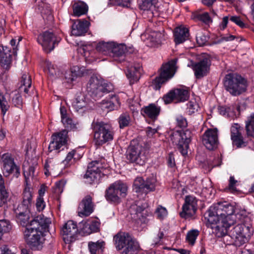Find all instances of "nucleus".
<instances>
[{"label": "nucleus", "instance_id": "obj_18", "mask_svg": "<svg viewBox=\"0 0 254 254\" xmlns=\"http://www.w3.org/2000/svg\"><path fill=\"white\" fill-rule=\"evenodd\" d=\"M190 93L186 88H177L170 91L163 97L165 104L170 103L173 101L176 102H184L189 99Z\"/></svg>", "mask_w": 254, "mask_h": 254}, {"label": "nucleus", "instance_id": "obj_8", "mask_svg": "<svg viewBox=\"0 0 254 254\" xmlns=\"http://www.w3.org/2000/svg\"><path fill=\"white\" fill-rule=\"evenodd\" d=\"M170 140L177 146L181 153L185 156L188 153L189 144L190 141V132L189 130H172L169 132Z\"/></svg>", "mask_w": 254, "mask_h": 254}, {"label": "nucleus", "instance_id": "obj_40", "mask_svg": "<svg viewBox=\"0 0 254 254\" xmlns=\"http://www.w3.org/2000/svg\"><path fill=\"white\" fill-rule=\"evenodd\" d=\"M130 121L131 119L129 114L127 113L122 114L118 119L120 127L121 128H123L127 127L129 125Z\"/></svg>", "mask_w": 254, "mask_h": 254}, {"label": "nucleus", "instance_id": "obj_48", "mask_svg": "<svg viewBox=\"0 0 254 254\" xmlns=\"http://www.w3.org/2000/svg\"><path fill=\"white\" fill-rule=\"evenodd\" d=\"M76 152L74 150L70 151L63 161L65 165L68 166L75 162L76 158L75 157Z\"/></svg>", "mask_w": 254, "mask_h": 254}, {"label": "nucleus", "instance_id": "obj_44", "mask_svg": "<svg viewBox=\"0 0 254 254\" xmlns=\"http://www.w3.org/2000/svg\"><path fill=\"white\" fill-rule=\"evenodd\" d=\"M157 2V0H140L139 6L143 10H150Z\"/></svg>", "mask_w": 254, "mask_h": 254}, {"label": "nucleus", "instance_id": "obj_28", "mask_svg": "<svg viewBox=\"0 0 254 254\" xmlns=\"http://www.w3.org/2000/svg\"><path fill=\"white\" fill-rule=\"evenodd\" d=\"M87 102L84 95L80 94L72 103V106L76 112L82 114L88 109Z\"/></svg>", "mask_w": 254, "mask_h": 254}, {"label": "nucleus", "instance_id": "obj_63", "mask_svg": "<svg viewBox=\"0 0 254 254\" xmlns=\"http://www.w3.org/2000/svg\"><path fill=\"white\" fill-rule=\"evenodd\" d=\"M8 196V193L5 188L4 185H3L2 188H0V197L6 201Z\"/></svg>", "mask_w": 254, "mask_h": 254}, {"label": "nucleus", "instance_id": "obj_42", "mask_svg": "<svg viewBox=\"0 0 254 254\" xmlns=\"http://www.w3.org/2000/svg\"><path fill=\"white\" fill-rule=\"evenodd\" d=\"M9 108V106L6 100L5 94L0 91V108L3 115L5 114Z\"/></svg>", "mask_w": 254, "mask_h": 254}, {"label": "nucleus", "instance_id": "obj_37", "mask_svg": "<svg viewBox=\"0 0 254 254\" xmlns=\"http://www.w3.org/2000/svg\"><path fill=\"white\" fill-rule=\"evenodd\" d=\"M119 105V99L115 95H113L112 100L103 101L102 103V108H106L109 111H112L117 108Z\"/></svg>", "mask_w": 254, "mask_h": 254}, {"label": "nucleus", "instance_id": "obj_26", "mask_svg": "<svg viewBox=\"0 0 254 254\" xmlns=\"http://www.w3.org/2000/svg\"><path fill=\"white\" fill-rule=\"evenodd\" d=\"M88 22L77 20L73 21L71 26V34L75 36L83 35L87 31Z\"/></svg>", "mask_w": 254, "mask_h": 254}, {"label": "nucleus", "instance_id": "obj_20", "mask_svg": "<svg viewBox=\"0 0 254 254\" xmlns=\"http://www.w3.org/2000/svg\"><path fill=\"white\" fill-rule=\"evenodd\" d=\"M78 231L76 223L72 220L68 221L62 230L63 240L65 243H70L76 239Z\"/></svg>", "mask_w": 254, "mask_h": 254}, {"label": "nucleus", "instance_id": "obj_33", "mask_svg": "<svg viewBox=\"0 0 254 254\" xmlns=\"http://www.w3.org/2000/svg\"><path fill=\"white\" fill-rule=\"evenodd\" d=\"M22 203L24 206L25 209L30 208L33 204L32 189L28 186H27L24 190Z\"/></svg>", "mask_w": 254, "mask_h": 254}, {"label": "nucleus", "instance_id": "obj_58", "mask_svg": "<svg viewBox=\"0 0 254 254\" xmlns=\"http://www.w3.org/2000/svg\"><path fill=\"white\" fill-rule=\"evenodd\" d=\"M230 21L235 23L241 28H244L246 27V24L241 20L240 16H232L230 18Z\"/></svg>", "mask_w": 254, "mask_h": 254}, {"label": "nucleus", "instance_id": "obj_4", "mask_svg": "<svg viewBox=\"0 0 254 254\" xmlns=\"http://www.w3.org/2000/svg\"><path fill=\"white\" fill-rule=\"evenodd\" d=\"M224 85L232 95L238 96L246 91L248 82L240 75L229 73L225 77Z\"/></svg>", "mask_w": 254, "mask_h": 254}, {"label": "nucleus", "instance_id": "obj_43", "mask_svg": "<svg viewBox=\"0 0 254 254\" xmlns=\"http://www.w3.org/2000/svg\"><path fill=\"white\" fill-rule=\"evenodd\" d=\"M12 228L10 222L6 219L0 220V236L3 234L9 232Z\"/></svg>", "mask_w": 254, "mask_h": 254}, {"label": "nucleus", "instance_id": "obj_3", "mask_svg": "<svg viewBox=\"0 0 254 254\" xmlns=\"http://www.w3.org/2000/svg\"><path fill=\"white\" fill-rule=\"evenodd\" d=\"M116 249L122 254H135L139 249L137 241L129 233L123 231L117 233L113 237Z\"/></svg>", "mask_w": 254, "mask_h": 254}, {"label": "nucleus", "instance_id": "obj_24", "mask_svg": "<svg viewBox=\"0 0 254 254\" xmlns=\"http://www.w3.org/2000/svg\"><path fill=\"white\" fill-rule=\"evenodd\" d=\"M126 50L125 45L114 42V46L112 47L109 56L114 61L121 63L125 59Z\"/></svg>", "mask_w": 254, "mask_h": 254}, {"label": "nucleus", "instance_id": "obj_64", "mask_svg": "<svg viewBox=\"0 0 254 254\" xmlns=\"http://www.w3.org/2000/svg\"><path fill=\"white\" fill-rule=\"evenodd\" d=\"M70 71L71 72V74H72V76L75 78L80 75V71L78 66H73L70 68Z\"/></svg>", "mask_w": 254, "mask_h": 254}, {"label": "nucleus", "instance_id": "obj_45", "mask_svg": "<svg viewBox=\"0 0 254 254\" xmlns=\"http://www.w3.org/2000/svg\"><path fill=\"white\" fill-rule=\"evenodd\" d=\"M238 185V181L235 179L234 176H231L229 180L228 186L226 188V190H228L232 193H235L238 191L237 189Z\"/></svg>", "mask_w": 254, "mask_h": 254}, {"label": "nucleus", "instance_id": "obj_59", "mask_svg": "<svg viewBox=\"0 0 254 254\" xmlns=\"http://www.w3.org/2000/svg\"><path fill=\"white\" fill-rule=\"evenodd\" d=\"M52 167H53L52 161L51 160H47L44 165L45 174L46 176H49L50 175V170L51 169Z\"/></svg>", "mask_w": 254, "mask_h": 254}, {"label": "nucleus", "instance_id": "obj_9", "mask_svg": "<svg viewBox=\"0 0 254 254\" xmlns=\"http://www.w3.org/2000/svg\"><path fill=\"white\" fill-rule=\"evenodd\" d=\"M253 233L251 226L239 224L230 231L229 234L233 240L234 245L236 247H240L248 241Z\"/></svg>", "mask_w": 254, "mask_h": 254}, {"label": "nucleus", "instance_id": "obj_57", "mask_svg": "<svg viewBox=\"0 0 254 254\" xmlns=\"http://www.w3.org/2000/svg\"><path fill=\"white\" fill-rule=\"evenodd\" d=\"M12 103L15 107H20L21 106L22 100L19 93L15 94L12 98Z\"/></svg>", "mask_w": 254, "mask_h": 254}, {"label": "nucleus", "instance_id": "obj_6", "mask_svg": "<svg viewBox=\"0 0 254 254\" xmlns=\"http://www.w3.org/2000/svg\"><path fill=\"white\" fill-rule=\"evenodd\" d=\"M87 88L90 95L96 99L101 98L105 94L111 92L113 89L111 83H108L102 78L95 76L91 77Z\"/></svg>", "mask_w": 254, "mask_h": 254}, {"label": "nucleus", "instance_id": "obj_14", "mask_svg": "<svg viewBox=\"0 0 254 254\" xmlns=\"http://www.w3.org/2000/svg\"><path fill=\"white\" fill-rule=\"evenodd\" d=\"M156 180L154 177L144 181L142 177H137L133 183V190L136 192L147 193L155 190Z\"/></svg>", "mask_w": 254, "mask_h": 254}, {"label": "nucleus", "instance_id": "obj_53", "mask_svg": "<svg viewBox=\"0 0 254 254\" xmlns=\"http://www.w3.org/2000/svg\"><path fill=\"white\" fill-rule=\"evenodd\" d=\"M176 120L177 122V125L178 127L181 128L187 127L188 125L187 120L182 115H178L176 117Z\"/></svg>", "mask_w": 254, "mask_h": 254}, {"label": "nucleus", "instance_id": "obj_30", "mask_svg": "<svg viewBox=\"0 0 254 254\" xmlns=\"http://www.w3.org/2000/svg\"><path fill=\"white\" fill-rule=\"evenodd\" d=\"M11 58L10 50L6 47L0 48V64L3 68L7 69L9 68Z\"/></svg>", "mask_w": 254, "mask_h": 254}, {"label": "nucleus", "instance_id": "obj_27", "mask_svg": "<svg viewBox=\"0 0 254 254\" xmlns=\"http://www.w3.org/2000/svg\"><path fill=\"white\" fill-rule=\"evenodd\" d=\"M141 67L139 64L127 66L126 75L129 80L130 83L133 84L138 81L140 76Z\"/></svg>", "mask_w": 254, "mask_h": 254}, {"label": "nucleus", "instance_id": "obj_16", "mask_svg": "<svg viewBox=\"0 0 254 254\" xmlns=\"http://www.w3.org/2000/svg\"><path fill=\"white\" fill-rule=\"evenodd\" d=\"M197 208V200L196 197L192 195H187L185 197V203L180 215L182 218H190L194 215Z\"/></svg>", "mask_w": 254, "mask_h": 254}, {"label": "nucleus", "instance_id": "obj_41", "mask_svg": "<svg viewBox=\"0 0 254 254\" xmlns=\"http://www.w3.org/2000/svg\"><path fill=\"white\" fill-rule=\"evenodd\" d=\"M246 129L247 135L254 138V114L251 116L247 122Z\"/></svg>", "mask_w": 254, "mask_h": 254}, {"label": "nucleus", "instance_id": "obj_34", "mask_svg": "<svg viewBox=\"0 0 254 254\" xmlns=\"http://www.w3.org/2000/svg\"><path fill=\"white\" fill-rule=\"evenodd\" d=\"M113 46H114V42H101L97 44L96 49L99 53L109 56Z\"/></svg>", "mask_w": 254, "mask_h": 254}, {"label": "nucleus", "instance_id": "obj_12", "mask_svg": "<svg viewBox=\"0 0 254 254\" xmlns=\"http://www.w3.org/2000/svg\"><path fill=\"white\" fill-rule=\"evenodd\" d=\"M106 168V161L104 158L93 161L89 164L84 178L88 183L92 184L101 177L103 170Z\"/></svg>", "mask_w": 254, "mask_h": 254}, {"label": "nucleus", "instance_id": "obj_22", "mask_svg": "<svg viewBox=\"0 0 254 254\" xmlns=\"http://www.w3.org/2000/svg\"><path fill=\"white\" fill-rule=\"evenodd\" d=\"M242 130L241 126L238 124H234L231 127V138L232 144L237 148L244 147L248 144V142L244 140L242 135Z\"/></svg>", "mask_w": 254, "mask_h": 254}, {"label": "nucleus", "instance_id": "obj_35", "mask_svg": "<svg viewBox=\"0 0 254 254\" xmlns=\"http://www.w3.org/2000/svg\"><path fill=\"white\" fill-rule=\"evenodd\" d=\"M88 9V5L82 1L75 2L73 5V15L80 16L87 12Z\"/></svg>", "mask_w": 254, "mask_h": 254}, {"label": "nucleus", "instance_id": "obj_52", "mask_svg": "<svg viewBox=\"0 0 254 254\" xmlns=\"http://www.w3.org/2000/svg\"><path fill=\"white\" fill-rule=\"evenodd\" d=\"M164 236L163 232L159 230L157 235L153 239L152 245L154 246L162 245Z\"/></svg>", "mask_w": 254, "mask_h": 254}, {"label": "nucleus", "instance_id": "obj_25", "mask_svg": "<svg viewBox=\"0 0 254 254\" xmlns=\"http://www.w3.org/2000/svg\"><path fill=\"white\" fill-rule=\"evenodd\" d=\"M174 37L176 44H182L189 39V30L182 26L176 27L174 31Z\"/></svg>", "mask_w": 254, "mask_h": 254}, {"label": "nucleus", "instance_id": "obj_10", "mask_svg": "<svg viewBox=\"0 0 254 254\" xmlns=\"http://www.w3.org/2000/svg\"><path fill=\"white\" fill-rule=\"evenodd\" d=\"M145 149L141 144L131 141L126 152L127 159L130 162L143 165L146 160Z\"/></svg>", "mask_w": 254, "mask_h": 254}, {"label": "nucleus", "instance_id": "obj_15", "mask_svg": "<svg viewBox=\"0 0 254 254\" xmlns=\"http://www.w3.org/2000/svg\"><path fill=\"white\" fill-rule=\"evenodd\" d=\"M2 171L4 176L8 177L10 174L17 178L20 174L19 168L14 162V159L11 154H3L1 157Z\"/></svg>", "mask_w": 254, "mask_h": 254}, {"label": "nucleus", "instance_id": "obj_21", "mask_svg": "<svg viewBox=\"0 0 254 254\" xmlns=\"http://www.w3.org/2000/svg\"><path fill=\"white\" fill-rule=\"evenodd\" d=\"M202 142L208 150H213L218 144L217 130L216 128L207 129L204 133Z\"/></svg>", "mask_w": 254, "mask_h": 254}, {"label": "nucleus", "instance_id": "obj_19", "mask_svg": "<svg viewBox=\"0 0 254 254\" xmlns=\"http://www.w3.org/2000/svg\"><path fill=\"white\" fill-rule=\"evenodd\" d=\"M67 133L66 129L54 133L51 137L49 150L50 152L60 149L62 146L65 145L67 141Z\"/></svg>", "mask_w": 254, "mask_h": 254}, {"label": "nucleus", "instance_id": "obj_17", "mask_svg": "<svg viewBox=\"0 0 254 254\" xmlns=\"http://www.w3.org/2000/svg\"><path fill=\"white\" fill-rule=\"evenodd\" d=\"M210 60L205 58L198 62L191 63L189 66L192 69L195 77L200 79L207 75L210 70Z\"/></svg>", "mask_w": 254, "mask_h": 254}, {"label": "nucleus", "instance_id": "obj_50", "mask_svg": "<svg viewBox=\"0 0 254 254\" xmlns=\"http://www.w3.org/2000/svg\"><path fill=\"white\" fill-rule=\"evenodd\" d=\"M35 168L33 166H30L28 171H24V175L26 182V185L28 186V183L30 182V180L33 179L34 176Z\"/></svg>", "mask_w": 254, "mask_h": 254}, {"label": "nucleus", "instance_id": "obj_46", "mask_svg": "<svg viewBox=\"0 0 254 254\" xmlns=\"http://www.w3.org/2000/svg\"><path fill=\"white\" fill-rule=\"evenodd\" d=\"M198 234L199 232L196 230H192L188 232L186 236V241L191 245H193Z\"/></svg>", "mask_w": 254, "mask_h": 254}, {"label": "nucleus", "instance_id": "obj_36", "mask_svg": "<svg viewBox=\"0 0 254 254\" xmlns=\"http://www.w3.org/2000/svg\"><path fill=\"white\" fill-rule=\"evenodd\" d=\"M38 8L44 18V15H47L49 19H52V9L49 3L44 1H41L39 3Z\"/></svg>", "mask_w": 254, "mask_h": 254}, {"label": "nucleus", "instance_id": "obj_5", "mask_svg": "<svg viewBox=\"0 0 254 254\" xmlns=\"http://www.w3.org/2000/svg\"><path fill=\"white\" fill-rule=\"evenodd\" d=\"M94 140L96 145L101 146L114 138L112 126L103 122H97L93 126Z\"/></svg>", "mask_w": 254, "mask_h": 254}, {"label": "nucleus", "instance_id": "obj_38", "mask_svg": "<svg viewBox=\"0 0 254 254\" xmlns=\"http://www.w3.org/2000/svg\"><path fill=\"white\" fill-rule=\"evenodd\" d=\"M21 85L19 87V90L21 91L23 90L25 93H28V88L31 87V79L28 73H24L22 75L21 78Z\"/></svg>", "mask_w": 254, "mask_h": 254}, {"label": "nucleus", "instance_id": "obj_62", "mask_svg": "<svg viewBox=\"0 0 254 254\" xmlns=\"http://www.w3.org/2000/svg\"><path fill=\"white\" fill-rule=\"evenodd\" d=\"M65 185V182L64 181H60L56 183V191L58 193H62L63 191V188Z\"/></svg>", "mask_w": 254, "mask_h": 254}, {"label": "nucleus", "instance_id": "obj_56", "mask_svg": "<svg viewBox=\"0 0 254 254\" xmlns=\"http://www.w3.org/2000/svg\"><path fill=\"white\" fill-rule=\"evenodd\" d=\"M199 108L198 104L195 101H190L188 104V109L190 114L196 112Z\"/></svg>", "mask_w": 254, "mask_h": 254}, {"label": "nucleus", "instance_id": "obj_2", "mask_svg": "<svg viewBox=\"0 0 254 254\" xmlns=\"http://www.w3.org/2000/svg\"><path fill=\"white\" fill-rule=\"evenodd\" d=\"M50 220L40 215L27 224L24 235L27 244L32 249L39 250L43 243V233L48 227Z\"/></svg>", "mask_w": 254, "mask_h": 254}, {"label": "nucleus", "instance_id": "obj_1", "mask_svg": "<svg viewBox=\"0 0 254 254\" xmlns=\"http://www.w3.org/2000/svg\"><path fill=\"white\" fill-rule=\"evenodd\" d=\"M239 212L234 206L224 201L213 204L205 214V218L210 224L215 225L214 227L216 235L218 237L225 236L231 225L237 221ZM240 215H246L245 210L240 212Z\"/></svg>", "mask_w": 254, "mask_h": 254}, {"label": "nucleus", "instance_id": "obj_51", "mask_svg": "<svg viewBox=\"0 0 254 254\" xmlns=\"http://www.w3.org/2000/svg\"><path fill=\"white\" fill-rule=\"evenodd\" d=\"M24 205H23V203H21L20 205H19L17 207L14 209L15 213L16 214L17 218H22V214H26L29 211L30 208L24 209Z\"/></svg>", "mask_w": 254, "mask_h": 254}, {"label": "nucleus", "instance_id": "obj_60", "mask_svg": "<svg viewBox=\"0 0 254 254\" xmlns=\"http://www.w3.org/2000/svg\"><path fill=\"white\" fill-rule=\"evenodd\" d=\"M62 122L66 127L72 128L74 127L71 119L68 118L67 117H65V118H63Z\"/></svg>", "mask_w": 254, "mask_h": 254}, {"label": "nucleus", "instance_id": "obj_29", "mask_svg": "<svg viewBox=\"0 0 254 254\" xmlns=\"http://www.w3.org/2000/svg\"><path fill=\"white\" fill-rule=\"evenodd\" d=\"M100 224V222L97 220L82 222L80 224L82 226L81 230L86 235L98 232L99 230Z\"/></svg>", "mask_w": 254, "mask_h": 254}, {"label": "nucleus", "instance_id": "obj_23", "mask_svg": "<svg viewBox=\"0 0 254 254\" xmlns=\"http://www.w3.org/2000/svg\"><path fill=\"white\" fill-rule=\"evenodd\" d=\"M94 204L90 195L85 196L80 203L78 208V213L79 216H88L93 211Z\"/></svg>", "mask_w": 254, "mask_h": 254}, {"label": "nucleus", "instance_id": "obj_13", "mask_svg": "<svg viewBox=\"0 0 254 254\" xmlns=\"http://www.w3.org/2000/svg\"><path fill=\"white\" fill-rule=\"evenodd\" d=\"M37 40L46 52L50 53L54 50L56 44L59 42L60 38L57 37L52 32L46 31L39 34Z\"/></svg>", "mask_w": 254, "mask_h": 254}, {"label": "nucleus", "instance_id": "obj_7", "mask_svg": "<svg viewBox=\"0 0 254 254\" xmlns=\"http://www.w3.org/2000/svg\"><path fill=\"white\" fill-rule=\"evenodd\" d=\"M176 63L177 59H173L162 64L159 76L152 81V86L154 89L159 90L162 84L173 77L176 72Z\"/></svg>", "mask_w": 254, "mask_h": 254}, {"label": "nucleus", "instance_id": "obj_55", "mask_svg": "<svg viewBox=\"0 0 254 254\" xmlns=\"http://www.w3.org/2000/svg\"><path fill=\"white\" fill-rule=\"evenodd\" d=\"M46 206L43 197H38L36 199V207L37 211L40 212L44 210Z\"/></svg>", "mask_w": 254, "mask_h": 254}, {"label": "nucleus", "instance_id": "obj_54", "mask_svg": "<svg viewBox=\"0 0 254 254\" xmlns=\"http://www.w3.org/2000/svg\"><path fill=\"white\" fill-rule=\"evenodd\" d=\"M198 19L202 21L205 24H209L212 22V20L207 12H204L202 14H198L197 16Z\"/></svg>", "mask_w": 254, "mask_h": 254}, {"label": "nucleus", "instance_id": "obj_11", "mask_svg": "<svg viewBox=\"0 0 254 254\" xmlns=\"http://www.w3.org/2000/svg\"><path fill=\"white\" fill-rule=\"evenodd\" d=\"M127 189L126 184L120 181L115 182L106 189L105 197L109 202L119 203L121 198L126 196Z\"/></svg>", "mask_w": 254, "mask_h": 254}, {"label": "nucleus", "instance_id": "obj_49", "mask_svg": "<svg viewBox=\"0 0 254 254\" xmlns=\"http://www.w3.org/2000/svg\"><path fill=\"white\" fill-rule=\"evenodd\" d=\"M155 213L157 218L162 220L164 219L168 214V212L166 208L162 206H159L156 209Z\"/></svg>", "mask_w": 254, "mask_h": 254}, {"label": "nucleus", "instance_id": "obj_61", "mask_svg": "<svg viewBox=\"0 0 254 254\" xmlns=\"http://www.w3.org/2000/svg\"><path fill=\"white\" fill-rule=\"evenodd\" d=\"M218 110L220 114L224 116H229V112L230 110V108L226 106H220L218 107Z\"/></svg>", "mask_w": 254, "mask_h": 254}, {"label": "nucleus", "instance_id": "obj_31", "mask_svg": "<svg viewBox=\"0 0 254 254\" xmlns=\"http://www.w3.org/2000/svg\"><path fill=\"white\" fill-rule=\"evenodd\" d=\"M160 108L154 104H150L141 110V113L144 116H146L152 120H155L159 115Z\"/></svg>", "mask_w": 254, "mask_h": 254}, {"label": "nucleus", "instance_id": "obj_47", "mask_svg": "<svg viewBox=\"0 0 254 254\" xmlns=\"http://www.w3.org/2000/svg\"><path fill=\"white\" fill-rule=\"evenodd\" d=\"M209 39V37L207 34L202 32H198L196 36L197 43L199 46L205 45Z\"/></svg>", "mask_w": 254, "mask_h": 254}, {"label": "nucleus", "instance_id": "obj_39", "mask_svg": "<svg viewBox=\"0 0 254 254\" xmlns=\"http://www.w3.org/2000/svg\"><path fill=\"white\" fill-rule=\"evenodd\" d=\"M105 242L103 241H98L96 242H90L88 243V249L91 254H96L104 247Z\"/></svg>", "mask_w": 254, "mask_h": 254}, {"label": "nucleus", "instance_id": "obj_32", "mask_svg": "<svg viewBox=\"0 0 254 254\" xmlns=\"http://www.w3.org/2000/svg\"><path fill=\"white\" fill-rule=\"evenodd\" d=\"M132 210L135 211L134 213H131L132 218L138 223H145L146 222V217L144 215V208L139 206L132 205L131 207V212Z\"/></svg>", "mask_w": 254, "mask_h": 254}]
</instances>
